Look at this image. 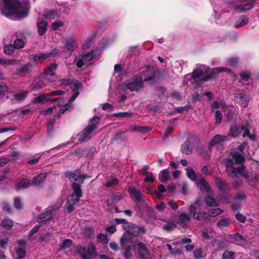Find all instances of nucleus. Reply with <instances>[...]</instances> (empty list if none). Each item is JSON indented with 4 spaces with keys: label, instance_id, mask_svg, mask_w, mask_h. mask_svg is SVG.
<instances>
[{
    "label": "nucleus",
    "instance_id": "obj_1",
    "mask_svg": "<svg viewBox=\"0 0 259 259\" xmlns=\"http://www.w3.org/2000/svg\"><path fill=\"white\" fill-rule=\"evenodd\" d=\"M233 159H228L226 162V170L227 174L231 177H237L238 174L245 178L251 186H254L257 180V175L254 172H246L245 167L241 165L236 167V164H241L244 160L241 153L236 152L231 153Z\"/></svg>",
    "mask_w": 259,
    "mask_h": 259
},
{
    "label": "nucleus",
    "instance_id": "obj_2",
    "mask_svg": "<svg viewBox=\"0 0 259 259\" xmlns=\"http://www.w3.org/2000/svg\"><path fill=\"white\" fill-rule=\"evenodd\" d=\"M29 9L28 0H0L2 14L11 19L26 16Z\"/></svg>",
    "mask_w": 259,
    "mask_h": 259
},
{
    "label": "nucleus",
    "instance_id": "obj_3",
    "mask_svg": "<svg viewBox=\"0 0 259 259\" xmlns=\"http://www.w3.org/2000/svg\"><path fill=\"white\" fill-rule=\"evenodd\" d=\"M126 232L120 239L121 246H126L127 243H136L135 237L145 233V230L142 227H139L133 224H129Z\"/></svg>",
    "mask_w": 259,
    "mask_h": 259
},
{
    "label": "nucleus",
    "instance_id": "obj_4",
    "mask_svg": "<svg viewBox=\"0 0 259 259\" xmlns=\"http://www.w3.org/2000/svg\"><path fill=\"white\" fill-rule=\"evenodd\" d=\"M77 47L76 39L72 37L64 39L60 46L54 49V55H70Z\"/></svg>",
    "mask_w": 259,
    "mask_h": 259
},
{
    "label": "nucleus",
    "instance_id": "obj_5",
    "mask_svg": "<svg viewBox=\"0 0 259 259\" xmlns=\"http://www.w3.org/2000/svg\"><path fill=\"white\" fill-rule=\"evenodd\" d=\"M144 88L143 81L139 76H136L127 80L125 83L119 85L118 89L121 93L128 91H139Z\"/></svg>",
    "mask_w": 259,
    "mask_h": 259
},
{
    "label": "nucleus",
    "instance_id": "obj_6",
    "mask_svg": "<svg viewBox=\"0 0 259 259\" xmlns=\"http://www.w3.org/2000/svg\"><path fill=\"white\" fill-rule=\"evenodd\" d=\"M99 118L94 117L90 120L88 126L79 135V141L81 142L88 141L94 135L93 132L98 127Z\"/></svg>",
    "mask_w": 259,
    "mask_h": 259
},
{
    "label": "nucleus",
    "instance_id": "obj_7",
    "mask_svg": "<svg viewBox=\"0 0 259 259\" xmlns=\"http://www.w3.org/2000/svg\"><path fill=\"white\" fill-rule=\"evenodd\" d=\"M225 72L228 73L231 75V76L234 79H236L237 77V75L235 73L232 72L231 69L226 68V67H221V68H214L213 69L212 71L209 74L206 76L203 77L201 81H207L211 79V78L215 77L216 75L221 72Z\"/></svg>",
    "mask_w": 259,
    "mask_h": 259
},
{
    "label": "nucleus",
    "instance_id": "obj_8",
    "mask_svg": "<svg viewBox=\"0 0 259 259\" xmlns=\"http://www.w3.org/2000/svg\"><path fill=\"white\" fill-rule=\"evenodd\" d=\"M66 176L73 183L72 185L75 184L79 186H80L79 185L82 183L85 178H90L87 175H81L79 170H76L74 172H67L66 173Z\"/></svg>",
    "mask_w": 259,
    "mask_h": 259
},
{
    "label": "nucleus",
    "instance_id": "obj_9",
    "mask_svg": "<svg viewBox=\"0 0 259 259\" xmlns=\"http://www.w3.org/2000/svg\"><path fill=\"white\" fill-rule=\"evenodd\" d=\"M77 251L83 259H94L96 256L95 247L85 248L80 245L77 246Z\"/></svg>",
    "mask_w": 259,
    "mask_h": 259
},
{
    "label": "nucleus",
    "instance_id": "obj_10",
    "mask_svg": "<svg viewBox=\"0 0 259 259\" xmlns=\"http://www.w3.org/2000/svg\"><path fill=\"white\" fill-rule=\"evenodd\" d=\"M60 207L59 205L55 208L53 207H48L46 210L39 215L37 220L39 222H44L48 220L52 219L56 210H58Z\"/></svg>",
    "mask_w": 259,
    "mask_h": 259
},
{
    "label": "nucleus",
    "instance_id": "obj_11",
    "mask_svg": "<svg viewBox=\"0 0 259 259\" xmlns=\"http://www.w3.org/2000/svg\"><path fill=\"white\" fill-rule=\"evenodd\" d=\"M236 101L243 107L247 106L250 98L243 91H238L235 94Z\"/></svg>",
    "mask_w": 259,
    "mask_h": 259
},
{
    "label": "nucleus",
    "instance_id": "obj_12",
    "mask_svg": "<svg viewBox=\"0 0 259 259\" xmlns=\"http://www.w3.org/2000/svg\"><path fill=\"white\" fill-rule=\"evenodd\" d=\"M72 189L73 191V194L69 198L73 204H76L79 201L80 198L82 196V191L80 186L75 184L72 185Z\"/></svg>",
    "mask_w": 259,
    "mask_h": 259
},
{
    "label": "nucleus",
    "instance_id": "obj_13",
    "mask_svg": "<svg viewBox=\"0 0 259 259\" xmlns=\"http://www.w3.org/2000/svg\"><path fill=\"white\" fill-rule=\"evenodd\" d=\"M62 93H63V91L61 90L52 91L49 94H48L47 96H45V95H40V96L35 98L33 99V102L34 103H40L44 100L56 101L57 100H61V99H59V98H55L53 100H51L49 99V96H56V95L62 94Z\"/></svg>",
    "mask_w": 259,
    "mask_h": 259
},
{
    "label": "nucleus",
    "instance_id": "obj_14",
    "mask_svg": "<svg viewBox=\"0 0 259 259\" xmlns=\"http://www.w3.org/2000/svg\"><path fill=\"white\" fill-rule=\"evenodd\" d=\"M256 0H241L242 3H246L239 6H236L235 10L239 13L245 12L246 11L250 10L253 6L254 2Z\"/></svg>",
    "mask_w": 259,
    "mask_h": 259
},
{
    "label": "nucleus",
    "instance_id": "obj_15",
    "mask_svg": "<svg viewBox=\"0 0 259 259\" xmlns=\"http://www.w3.org/2000/svg\"><path fill=\"white\" fill-rule=\"evenodd\" d=\"M155 76V71L153 68L148 67L142 72L140 76L141 80L143 81H150Z\"/></svg>",
    "mask_w": 259,
    "mask_h": 259
},
{
    "label": "nucleus",
    "instance_id": "obj_16",
    "mask_svg": "<svg viewBox=\"0 0 259 259\" xmlns=\"http://www.w3.org/2000/svg\"><path fill=\"white\" fill-rule=\"evenodd\" d=\"M52 56H55L54 54V50L49 53H39L34 56H31L29 58L31 59L32 62L35 63V65L38 62H41L44 60L49 58Z\"/></svg>",
    "mask_w": 259,
    "mask_h": 259
},
{
    "label": "nucleus",
    "instance_id": "obj_17",
    "mask_svg": "<svg viewBox=\"0 0 259 259\" xmlns=\"http://www.w3.org/2000/svg\"><path fill=\"white\" fill-rule=\"evenodd\" d=\"M209 67L202 65L196 68L193 72L192 77L194 80H196L200 76L203 75L209 71Z\"/></svg>",
    "mask_w": 259,
    "mask_h": 259
},
{
    "label": "nucleus",
    "instance_id": "obj_18",
    "mask_svg": "<svg viewBox=\"0 0 259 259\" xmlns=\"http://www.w3.org/2000/svg\"><path fill=\"white\" fill-rule=\"evenodd\" d=\"M136 250H137V253L139 254L140 257L143 258H145L149 254V252L146 248L145 244L142 242H136Z\"/></svg>",
    "mask_w": 259,
    "mask_h": 259
},
{
    "label": "nucleus",
    "instance_id": "obj_19",
    "mask_svg": "<svg viewBox=\"0 0 259 259\" xmlns=\"http://www.w3.org/2000/svg\"><path fill=\"white\" fill-rule=\"evenodd\" d=\"M37 30L40 35H43L47 29V22L41 18H39L37 22Z\"/></svg>",
    "mask_w": 259,
    "mask_h": 259
},
{
    "label": "nucleus",
    "instance_id": "obj_20",
    "mask_svg": "<svg viewBox=\"0 0 259 259\" xmlns=\"http://www.w3.org/2000/svg\"><path fill=\"white\" fill-rule=\"evenodd\" d=\"M29 61L25 64L22 65L18 71V74L19 75H22L27 73L30 68L35 66V63L32 62L31 58H29Z\"/></svg>",
    "mask_w": 259,
    "mask_h": 259
},
{
    "label": "nucleus",
    "instance_id": "obj_21",
    "mask_svg": "<svg viewBox=\"0 0 259 259\" xmlns=\"http://www.w3.org/2000/svg\"><path fill=\"white\" fill-rule=\"evenodd\" d=\"M204 206V204L202 200L197 199L194 204L191 205L189 207L190 213H194L197 210L202 209Z\"/></svg>",
    "mask_w": 259,
    "mask_h": 259
},
{
    "label": "nucleus",
    "instance_id": "obj_22",
    "mask_svg": "<svg viewBox=\"0 0 259 259\" xmlns=\"http://www.w3.org/2000/svg\"><path fill=\"white\" fill-rule=\"evenodd\" d=\"M57 69V65L56 64H51V65L47 68L45 71V75L47 78V79L51 82H54V80H51L48 77H51L54 75V71Z\"/></svg>",
    "mask_w": 259,
    "mask_h": 259
},
{
    "label": "nucleus",
    "instance_id": "obj_23",
    "mask_svg": "<svg viewBox=\"0 0 259 259\" xmlns=\"http://www.w3.org/2000/svg\"><path fill=\"white\" fill-rule=\"evenodd\" d=\"M227 140V138L225 136H223L221 135H216L213 137V138L211 140L209 145L210 147L213 146H219L221 145L222 142Z\"/></svg>",
    "mask_w": 259,
    "mask_h": 259
},
{
    "label": "nucleus",
    "instance_id": "obj_24",
    "mask_svg": "<svg viewBox=\"0 0 259 259\" xmlns=\"http://www.w3.org/2000/svg\"><path fill=\"white\" fill-rule=\"evenodd\" d=\"M197 183L201 191H206L207 192H210V188L208 183L204 179L201 178L198 179L197 181Z\"/></svg>",
    "mask_w": 259,
    "mask_h": 259
},
{
    "label": "nucleus",
    "instance_id": "obj_25",
    "mask_svg": "<svg viewBox=\"0 0 259 259\" xmlns=\"http://www.w3.org/2000/svg\"><path fill=\"white\" fill-rule=\"evenodd\" d=\"M128 192L131 195L136 198L138 201L140 202L142 200L143 195L135 187H130Z\"/></svg>",
    "mask_w": 259,
    "mask_h": 259
},
{
    "label": "nucleus",
    "instance_id": "obj_26",
    "mask_svg": "<svg viewBox=\"0 0 259 259\" xmlns=\"http://www.w3.org/2000/svg\"><path fill=\"white\" fill-rule=\"evenodd\" d=\"M130 129L132 132H137L141 133H147L151 130V128L148 126H141L131 125Z\"/></svg>",
    "mask_w": 259,
    "mask_h": 259
},
{
    "label": "nucleus",
    "instance_id": "obj_27",
    "mask_svg": "<svg viewBox=\"0 0 259 259\" xmlns=\"http://www.w3.org/2000/svg\"><path fill=\"white\" fill-rule=\"evenodd\" d=\"M99 53L98 51H94L91 52H89L87 54L81 55L83 59L85 61V63L87 64L89 62L92 60H95L96 57L97 55H99Z\"/></svg>",
    "mask_w": 259,
    "mask_h": 259
},
{
    "label": "nucleus",
    "instance_id": "obj_28",
    "mask_svg": "<svg viewBox=\"0 0 259 259\" xmlns=\"http://www.w3.org/2000/svg\"><path fill=\"white\" fill-rule=\"evenodd\" d=\"M30 186V181L27 179H22L17 182L16 185V189L19 190L21 189H25Z\"/></svg>",
    "mask_w": 259,
    "mask_h": 259
},
{
    "label": "nucleus",
    "instance_id": "obj_29",
    "mask_svg": "<svg viewBox=\"0 0 259 259\" xmlns=\"http://www.w3.org/2000/svg\"><path fill=\"white\" fill-rule=\"evenodd\" d=\"M59 15V12L55 10H51L46 11L44 15L45 19L50 20L57 18Z\"/></svg>",
    "mask_w": 259,
    "mask_h": 259
},
{
    "label": "nucleus",
    "instance_id": "obj_30",
    "mask_svg": "<svg viewBox=\"0 0 259 259\" xmlns=\"http://www.w3.org/2000/svg\"><path fill=\"white\" fill-rule=\"evenodd\" d=\"M121 247L125 250L123 255L126 258H128L131 255V254L130 252V250H134V251H136V243H127L126 246Z\"/></svg>",
    "mask_w": 259,
    "mask_h": 259
},
{
    "label": "nucleus",
    "instance_id": "obj_31",
    "mask_svg": "<svg viewBox=\"0 0 259 259\" xmlns=\"http://www.w3.org/2000/svg\"><path fill=\"white\" fill-rule=\"evenodd\" d=\"M46 86L45 80L41 78L35 79L32 84V89L39 90Z\"/></svg>",
    "mask_w": 259,
    "mask_h": 259
},
{
    "label": "nucleus",
    "instance_id": "obj_32",
    "mask_svg": "<svg viewBox=\"0 0 259 259\" xmlns=\"http://www.w3.org/2000/svg\"><path fill=\"white\" fill-rule=\"evenodd\" d=\"M190 220V215L186 213H182L179 216V222L182 225H186Z\"/></svg>",
    "mask_w": 259,
    "mask_h": 259
},
{
    "label": "nucleus",
    "instance_id": "obj_33",
    "mask_svg": "<svg viewBox=\"0 0 259 259\" xmlns=\"http://www.w3.org/2000/svg\"><path fill=\"white\" fill-rule=\"evenodd\" d=\"M47 177V174L46 173H42L38 176L33 178V183L37 186H40L45 181L46 178Z\"/></svg>",
    "mask_w": 259,
    "mask_h": 259
},
{
    "label": "nucleus",
    "instance_id": "obj_34",
    "mask_svg": "<svg viewBox=\"0 0 259 259\" xmlns=\"http://www.w3.org/2000/svg\"><path fill=\"white\" fill-rule=\"evenodd\" d=\"M1 225L5 230H9L13 227L14 222L12 220L6 218L2 221Z\"/></svg>",
    "mask_w": 259,
    "mask_h": 259
},
{
    "label": "nucleus",
    "instance_id": "obj_35",
    "mask_svg": "<svg viewBox=\"0 0 259 259\" xmlns=\"http://www.w3.org/2000/svg\"><path fill=\"white\" fill-rule=\"evenodd\" d=\"M79 94L78 92H76L70 99L69 102L67 103L65 106H63L62 104L59 103L58 104V107H60V111L61 114H63L64 113L65 111L67 109V106H69V104H71L78 96Z\"/></svg>",
    "mask_w": 259,
    "mask_h": 259
},
{
    "label": "nucleus",
    "instance_id": "obj_36",
    "mask_svg": "<svg viewBox=\"0 0 259 259\" xmlns=\"http://www.w3.org/2000/svg\"><path fill=\"white\" fill-rule=\"evenodd\" d=\"M248 22V18L246 16H243L238 19V20L236 22L234 26L235 28H239L246 25Z\"/></svg>",
    "mask_w": 259,
    "mask_h": 259
},
{
    "label": "nucleus",
    "instance_id": "obj_37",
    "mask_svg": "<svg viewBox=\"0 0 259 259\" xmlns=\"http://www.w3.org/2000/svg\"><path fill=\"white\" fill-rule=\"evenodd\" d=\"M170 175L168 170L166 169L160 171L159 180L160 182L164 183L169 180Z\"/></svg>",
    "mask_w": 259,
    "mask_h": 259
},
{
    "label": "nucleus",
    "instance_id": "obj_38",
    "mask_svg": "<svg viewBox=\"0 0 259 259\" xmlns=\"http://www.w3.org/2000/svg\"><path fill=\"white\" fill-rule=\"evenodd\" d=\"M243 130V127H240L236 125H233L230 128L229 135L233 137H237Z\"/></svg>",
    "mask_w": 259,
    "mask_h": 259
},
{
    "label": "nucleus",
    "instance_id": "obj_39",
    "mask_svg": "<svg viewBox=\"0 0 259 259\" xmlns=\"http://www.w3.org/2000/svg\"><path fill=\"white\" fill-rule=\"evenodd\" d=\"M190 142L188 140L185 141L181 146V151L185 154H190L192 152V149L189 145Z\"/></svg>",
    "mask_w": 259,
    "mask_h": 259
},
{
    "label": "nucleus",
    "instance_id": "obj_40",
    "mask_svg": "<svg viewBox=\"0 0 259 259\" xmlns=\"http://www.w3.org/2000/svg\"><path fill=\"white\" fill-rule=\"evenodd\" d=\"M28 95V92L26 91H22L16 94L15 95V99L19 102L24 101Z\"/></svg>",
    "mask_w": 259,
    "mask_h": 259
},
{
    "label": "nucleus",
    "instance_id": "obj_41",
    "mask_svg": "<svg viewBox=\"0 0 259 259\" xmlns=\"http://www.w3.org/2000/svg\"><path fill=\"white\" fill-rule=\"evenodd\" d=\"M239 75L242 80L247 81L250 78L251 73L249 70H243L240 72Z\"/></svg>",
    "mask_w": 259,
    "mask_h": 259
},
{
    "label": "nucleus",
    "instance_id": "obj_42",
    "mask_svg": "<svg viewBox=\"0 0 259 259\" xmlns=\"http://www.w3.org/2000/svg\"><path fill=\"white\" fill-rule=\"evenodd\" d=\"M187 177L192 181H194L196 179V174L192 167L189 166L186 169Z\"/></svg>",
    "mask_w": 259,
    "mask_h": 259
},
{
    "label": "nucleus",
    "instance_id": "obj_43",
    "mask_svg": "<svg viewBox=\"0 0 259 259\" xmlns=\"http://www.w3.org/2000/svg\"><path fill=\"white\" fill-rule=\"evenodd\" d=\"M239 63L237 58L231 57L229 58L226 62V65L231 67H237Z\"/></svg>",
    "mask_w": 259,
    "mask_h": 259
},
{
    "label": "nucleus",
    "instance_id": "obj_44",
    "mask_svg": "<svg viewBox=\"0 0 259 259\" xmlns=\"http://www.w3.org/2000/svg\"><path fill=\"white\" fill-rule=\"evenodd\" d=\"M231 222L227 218L222 219L217 223V226L221 229L229 226Z\"/></svg>",
    "mask_w": 259,
    "mask_h": 259
},
{
    "label": "nucleus",
    "instance_id": "obj_45",
    "mask_svg": "<svg viewBox=\"0 0 259 259\" xmlns=\"http://www.w3.org/2000/svg\"><path fill=\"white\" fill-rule=\"evenodd\" d=\"M190 214H193V218L197 220H202L205 219L206 216V213L203 211H195L194 213H190Z\"/></svg>",
    "mask_w": 259,
    "mask_h": 259
},
{
    "label": "nucleus",
    "instance_id": "obj_46",
    "mask_svg": "<svg viewBox=\"0 0 259 259\" xmlns=\"http://www.w3.org/2000/svg\"><path fill=\"white\" fill-rule=\"evenodd\" d=\"M15 48L12 45H6L4 47V52L7 55H11L14 52Z\"/></svg>",
    "mask_w": 259,
    "mask_h": 259
},
{
    "label": "nucleus",
    "instance_id": "obj_47",
    "mask_svg": "<svg viewBox=\"0 0 259 259\" xmlns=\"http://www.w3.org/2000/svg\"><path fill=\"white\" fill-rule=\"evenodd\" d=\"M83 59V58H82L81 55L78 56V57H76L75 59L74 63L76 64L77 67L80 68L86 64L85 61H84V59Z\"/></svg>",
    "mask_w": 259,
    "mask_h": 259
},
{
    "label": "nucleus",
    "instance_id": "obj_48",
    "mask_svg": "<svg viewBox=\"0 0 259 259\" xmlns=\"http://www.w3.org/2000/svg\"><path fill=\"white\" fill-rule=\"evenodd\" d=\"M193 255L196 259H201L204 257L202 249L201 248H197L193 251Z\"/></svg>",
    "mask_w": 259,
    "mask_h": 259
},
{
    "label": "nucleus",
    "instance_id": "obj_49",
    "mask_svg": "<svg viewBox=\"0 0 259 259\" xmlns=\"http://www.w3.org/2000/svg\"><path fill=\"white\" fill-rule=\"evenodd\" d=\"M16 252L18 256V259H22L25 256L26 252L23 248L18 247L16 248Z\"/></svg>",
    "mask_w": 259,
    "mask_h": 259
},
{
    "label": "nucleus",
    "instance_id": "obj_50",
    "mask_svg": "<svg viewBox=\"0 0 259 259\" xmlns=\"http://www.w3.org/2000/svg\"><path fill=\"white\" fill-rule=\"evenodd\" d=\"M97 240L102 244H106L108 242L107 236L104 234H99L97 236Z\"/></svg>",
    "mask_w": 259,
    "mask_h": 259
},
{
    "label": "nucleus",
    "instance_id": "obj_51",
    "mask_svg": "<svg viewBox=\"0 0 259 259\" xmlns=\"http://www.w3.org/2000/svg\"><path fill=\"white\" fill-rule=\"evenodd\" d=\"M142 174L143 175L146 176V177L145 178V181L147 182H154V177L151 174H149V172L146 171L145 170H142L141 171Z\"/></svg>",
    "mask_w": 259,
    "mask_h": 259
},
{
    "label": "nucleus",
    "instance_id": "obj_52",
    "mask_svg": "<svg viewBox=\"0 0 259 259\" xmlns=\"http://www.w3.org/2000/svg\"><path fill=\"white\" fill-rule=\"evenodd\" d=\"M206 203L209 206H216L219 205L218 203L212 197H207L205 199Z\"/></svg>",
    "mask_w": 259,
    "mask_h": 259
},
{
    "label": "nucleus",
    "instance_id": "obj_53",
    "mask_svg": "<svg viewBox=\"0 0 259 259\" xmlns=\"http://www.w3.org/2000/svg\"><path fill=\"white\" fill-rule=\"evenodd\" d=\"M24 46V42L21 39H17L14 41V47L16 49H20Z\"/></svg>",
    "mask_w": 259,
    "mask_h": 259
},
{
    "label": "nucleus",
    "instance_id": "obj_54",
    "mask_svg": "<svg viewBox=\"0 0 259 259\" xmlns=\"http://www.w3.org/2000/svg\"><path fill=\"white\" fill-rule=\"evenodd\" d=\"M72 242L70 239L64 240L60 247L61 249H65L70 247L72 245Z\"/></svg>",
    "mask_w": 259,
    "mask_h": 259
},
{
    "label": "nucleus",
    "instance_id": "obj_55",
    "mask_svg": "<svg viewBox=\"0 0 259 259\" xmlns=\"http://www.w3.org/2000/svg\"><path fill=\"white\" fill-rule=\"evenodd\" d=\"M176 227V225L173 222H168L166 224L163 225L162 228L167 231H171Z\"/></svg>",
    "mask_w": 259,
    "mask_h": 259
},
{
    "label": "nucleus",
    "instance_id": "obj_56",
    "mask_svg": "<svg viewBox=\"0 0 259 259\" xmlns=\"http://www.w3.org/2000/svg\"><path fill=\"white\" fill-rule=\"evenodd\" d=\"M222 210L219 208H212L209 210V214L211 217H215L222 212Z\"/></svg>",
    "mask_w": 259,
    "mask_h": 259
},
{
    "label": "nucleus",
    "instance_id": "obj_57",
    "mask_svg": "<svg viewBox=\"0 0 259 259\" xmlns=\"http://www.w3.org/2000/svg\"><path fill=\"white\" fill-rule=\"evenodd\" d=\"M75 204H73L72 202L70 200L69 198H68L67 203L66 204L65 207L66 210L69 212H72L74 210V207L73 205Z\"/></svg>",
    "mask_w": 259,
    "mask_h": 259
},
{
    "label": "nucleus",
    "instance_id": "obj_58",
    "mask_svg": "<svg viewBox=\"0 0 259 259\" xmlns=\"http://www.w3.org/2000/svg\"><path fill=\"white\" fill-rule=\"evenodd\" d=\"M217 186L219 187V188L221 190H223V191L227 190L229 188L228 186L226 183H225L224 182H223L222 181H221L220 180H218L217 181Z\"/></svg>",
    "mask_w": 259,
    "mask_h": 259
},
{
    "label": "nucleus",
    "instance_id": "obj_59",
    "mask_svg": "<svg viewBox=\"0 0 259 259\" xmlns=\"http://www.w3.org/2000/svg\"><path fill=\"white\" fill-rule=\"evenodd\" d=\"M115 222L118 224H122L123 228L124 230H126L127 226H128L129 224V223L124 219H115Z\"/></svg>",
    "mask_w": 259,
    "mask_h": 259
},
{
    "label": "nucleus",
    "instance_id": "obj_60",
    "mask_svg": "<svg viewBox=\"0 0 259 259\" xmlns=\"http://www.w3.org/2000/svg\"><path fill=\"white\" fill-rule=\"evenodd\" d=\"M57 82L58 83V84L63 86L71 85L72 83V81L70 79H61L57 80Z\"/></svg>",
    "mask_w": 259,
    "mask_h": 259
},
{
    "label": "nucleus",
    "instance_id": "obj_61",
    "mask_svg": "<svg viewBox=\"0 0 259 259\" xmlns=\"http://www.w3.org/2000/svg\"><path fill=\"white\" fill-rule=\"evenodd\" d=\"M63 25V23L60 21H56L52 24V28L53 30H59Z\"/></svg>",
    "mask_w": 259,
    "mask_h": 259
},
{
    "label": "nucleus",
    "instance_id": "obj_62",
    "mask_svg": "<svg viewBox=\"0 0 259 259\" xmlns=\"http://www.w3.org/2000/svg\"><path fill=\"white\" fill-rule=\"evenodd\" d=\"M56 108H56V106H54L53 107H49L47 109L43 110L41 111L40 113L41 114H43L45 115H50L53 113V109H55L56 110Z\"/></svg>",
    "mask_w": 259,
    "mask_h": 259
},
{
    "label": "nucleus",
    "instance_id": "obj_63",
    "mask_svg": "<svg viewBox=\"0 0 259 259\" xmlns=\"http://www.w3.org/2000/svg\"><path fill=\"white\" fill-rule=\"evenodd\" d=\"M20 60L17 59H10L6 60L5 66L11 65L13 64H19L20 63Z\"/></svg>",
    "mask_w": 259,
    "mask_h": 259
},
{
    "label": "nucleus",
    "instance_id": "obj_64",
    "mask_svg": "<svg viewBox=\"0 0 259 259\" xmlns=\"http://www.w3.org/2000/svg\"><path fill=\"white\" fill-rule=\"evenodd\" d=\"M234 254L233 252L226 251L223 256V259H233Z\"/></svg>",
    "mask_w": 259,
    "mask_h": 259
}]
</instances>
